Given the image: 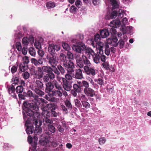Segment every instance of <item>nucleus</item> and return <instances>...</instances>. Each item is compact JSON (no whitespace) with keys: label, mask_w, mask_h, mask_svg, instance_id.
<instances>
[{"label":"nucleus","mask_w":151,"mask_h":151,"mask_svg":"<svg viewBox=\"0 0 151 151\" xmlns=\"http://www.w3.org/2000/svg\"><path fill=\"white\" fill-rule=\"evenodd\" d=\"M38 105L34 104L33 103H28L26 102H24L23 114L24 120H27V115L30 117L32 116L33 120V123L35 126L34 132L39 134L41 133L42 129L40 127L42 125V122L39 119L40 114L38 111L39 109L37 106Z\"/></svg>","instance_id":"nucleus-1"},{"label":"nucleus","mask_w":151,"mask_h":151,"mask_svg":"<svg viewBox=\"0 0 151 151\" xmlns=\"http://www.w3.org/2000/svg\"><path fill=\"white\" fill-rule=\"evenodd\" d=\"M100 36L99 34H96L95 36V41L96 42V47L98 52L100 55H102L103 53L102 48L104 46L103 43L100 41Z\"/></svg>","instance_id":"nucleus-2"},{"label":"nucleus","mask_w":151,"mask_h":151,"mask_svg":"<svg viewBox=\"0 0 151 151\" xmlns=\"http://www.w3.org/2000/svg\"><path fill=\"white\" fill-rule=\"evenodd\" d=\"M27 95L31 98L32 101L35 103L34 104H39L40 103L38 101H41L42 103L46 104L47 101L44 99L42 98H38L37 96L34 95L32 91L30 90L28 91Z\"/></svg>","instance_id":"nucleus-3"},{"label":"nucleus","mask_w":151,"mask_h":151,"mask_svg":"<svg viewBox=\"0 0 151 151\" xmlns=\"http://www.w3.org/2000/svg\"><path fill=\"white\" fill-rule=\"evenodd\" d=\"M121 23L118 20L115 19L111 22L109 24L111 27L112 28L110 29V31L111 34H115L116 32V30L114 28L119 27L121 24Z\"/></svg>","instance_id":"nucleus-4"},{"label":"nucleus","mask_w":151,"mask_h":151,"mask_svg":"<svg viewBox=\"0 0 151 151\" xmlns=\"http://www.w3.org/2000/svg\"><path fill=\"white\" fill-rule=\"evenodd\" d=\"M72 49L75 51L81 53L82 51L83 50L86 48L84 44L81 42H78L76 45H73Z\"/></svg>","instance_id":"nucleus-5"},{"label":"nucleus","mask_w":151,"mask_h":151,"mask_svg":"<svg viewBox=\"0 0 151 151\" xmlns=\"http://www.w3.org/2000/svg\"><path fill=\"white\" fill-rule=\"evenodd\" d=\"M52 106L51 104H47L43 108L42 114L45 117H49L50 116V113L48 111V110H49Z\"/></svg>","instance_id":"nucleus-6"},{"label":"nucleus","mask_w":151,"mask_h":151,"mask_svg":"<svg viewBox=\"0 0 151 151\" xmlns=\"http://www.w3.org/2000/svg\"><path fill=\"white\" fill-rule=\"evenodd\" d=\"M63 65L67 69L68 73H71L73 72V69L75 68V65L73 63L71 60H69L68 64L63 63Z\"/></svg>","instance_id":"nucleus-7"},{"label":"nucleus","mask_w":151,"mask_h":151,"mask_svg":"<svg viewBox=\"0 0 151 151\" xmlns=\"http://www.w3.org/2000/svg\"><path fill=\"white\" fill-rule=\"evenodd\" d=\"M83 92L84 93L88 96L93 97L95 95L94 90L89 87L84 88Z\"/></svg>","instance_id":"nucleus-8"},{"label":"nucleus","mask_w":151,"mask_h":151,"mask_svg":"<svg viewBox=\"0 0 151 151\" xmlns=\"http://www.w3.org/2000/svg\"><path fill=\"white\" fill-rule=\"evenodd\" d=\"M106 41L108 44H112L113 46L116 47L117 45L118 39L115 36H113L108 38L107 39Z\"/></svg>","instance_id":"nucleus-9"},{"label":"nucleus","mask_w":151,"mask_h":151,"mask_svg":"<svg viewBox=\"0 0 151 151\" xmlns=\"http://www.w3.org/2000/svg\"><path fill=\"white\" fill-rule=\"evenodd\" d=\"M122 25L121 27L120 28V30L124 34L126 33V30L125 25L127 24L128 21L126 17L123 18L122 21Z\"/></svg>","instance_id":"nucleus-10"},{"label":"nucleus","mask_w":151,"mask_h":151,"mask_svg":"<svg viewBox=\"0 0 151 151\" xmlns=\"http://www.w3.org/2000/svg\"><path fill=\"white\" fill-rule=\"evenodd\" d=\"M60 79H62L63 83V87L64 89L67 91H69L72 88L71 85L68 83V81L65 80V78H60Z\"/></svg>","instance_id":"nucleus-11"},{"label":"nucleus","mask_w":151,"mask_h":151,"mask_svg":"<svg viewBox=\"0 0 151 151\" xmlns=\"http://www.w3.org/2000/svg\"><path fill=\"white\" fill-rule=\"evenodd\" d=\"M43 41L42 38L37 39L35 40L34 42V45L38 49H41V43Z\"/></svg>","instance_id":"nucleus-12"},{"label":"nucleus","mask_w":151,"mask_h":151,"mask_svg":"<svg viewBox=\"0 0 151 151\" xmlns=\"http://www.w3.org/2000/svg\"><path fill=\"white\" fill-rule=\"evenodd\" d=\"M43 75V71L41 67H39L37 70L36 71L35 75L37 78L40 79L42 78Z\"/></svg>","instance_id":"nucleus-13"},{"label":"nucleus","mask_w":151,"mask_h":151,"mask_svg":"<svg viewBox=\"0 0 151 151\" xmlns=\"http://www.w3.org/2000/svg\"><path fill=\"white\" fill-rule=\"evenodd\" d=\"M117 15V12L116 11L112 10L111 12V14H109L107 15L105 18L107 19H113L115 18L116 17Z\"/></svg>","instance_id":"nucleus-14"},{"label":"nucleus","mask_w":151,"mask_h":151,"mask_svg":"<svg viewBox=\"0 0 151 151\" xmlns=\"http://www.w3.org/2000/svg\"><path fill=\"white\" fill-rule=\"evenodd\" d=\"M48 61L49 63L53 67H55L57 65L58 61L55 56H53L49 58Z\"/></svg>","instance_id":"nucleus-15"},{"label":"nucleus","mask_w":151,"mask_h":151,"mask_svg":"<svg viewBox=\"0 0 151 151\" xmlns=\"http://www.w3.org/2000/svg\"><path fill=\"white\" fill-rule=\"evenodd\" d=\"M50 142V140L47 137H44L41 138L39 143L42 145H46L48 144Z\"/></svg>","instance_id":"nucleus-16"},{"label":"nucleus","mask_w":151,"mask_h":151,"mask_svg":"<svg viewBox=\"0 0 151 151\" xmlns=\"http://www.w3.org/2000/svg\"><path fill=\"white\" fill-rule=\"evenodd\" d=\"M100 34L102 38H105L109 35V33L108 29H104L100 31Z\"/></svg>","instance_id":"nucleus-17"},{"label":"nucleus","mask_w":151,"mask_h":151,"mask_svg":"<svg viewBox=\"0 0 151 151\" xmlns=\"http://www.w3.org/2000/svg\"><path fill=\"white\" fill-rule=\"evenodd\" d=\"M25 120L26 121L25 125L27 127V128L26 129V132L28 134H32L33 132V128L32 126H29L28 125L29 123L28 120Z\"/></svg>","instance_id":"nucleus-18"},{"label":"nucleus","mask_w":151,"mask_h":151,"mask_svg":"<svg viewBox=\"0 0 151 151\" xmlns=\"http://www.w3.org/2000/svg\"><path fill=\"white\" fill-rule=\"evenodd\" d=\"M31 39L32 40V38L30 39L28 38L27 37H25L23 38L22 40V44L25 46H27L29 44H32V41H31L30 40Z\"/></svg>","instance_id":"nucleus-19"},{"label":"nucleus","mask_w":151,"mask_h":151,"mask_svg":"<svg viewBox=\"0 0 151 151\" xmlns=\"http://www.w3.org/2000/svg\"><path fill=\"white\" fill-rule=\"evenodd\" d=\"M85 52L86 55L88 56V57L90 58L91 56V55L92 57H93L95 55V52L93 51L90 48H85Z\"/></svg>","instance_id":"nucleus-20"},{"label":"nucleus","mask_w":151,"mask_h":151,"mask_svg":"<svg viewBox=\"0 0 151 151\" xmlns=\"http://www.w3.org/2000/svg\"><path fill=\"white\" fill-rule=\"evenodd\" d=\"M53 88L54 85L53 83H52L51 82L47 83L46 84V91L47 93L50 92Z\"/></svg>","instance_id":"nucleus-21"},{"label":"nucleus","mask_w":151,"mask_h":151,"mask_svg":"<svg viewBox=\"0 0 151 151\" xmlns=\"http://www.w3.org/2000/svg\"><path fill=\"white\" fill-rule=\"evenodd\" d=\"M75 76L78 79H81L83 78L82 72L80 69L76 70Z\"/></svg>","instance_id":"nucleus-22"},{"label":"nucleus","mask_w":151,"mask_h":151,"mask_svg":"<svg viewBox=\"0 0 151 151\" xmlns=\"http://www.w3.org/2000/svg\"><path fill=\"white\" fill-rule=\"evenodd\" d=\"M61 90H56L52 92L51 94L52 96L56 97H61L62 96V93L60 91Z\"/></svg>","instance_id":"nucleus-23"},{"label":"nucleus","mask_w":151,"mask_h":151,"mask_svg":"<svg viewBox=\"0 0 151 151\" xmlns=\"http://www.w3.org/2000/svg\"><path fill=\"white\" fill-rule=\"evenodd\" d=\"M110 1L113 9L118 7L119 3L117 0H110Z\"/></svg>","instance_id":"nucleus-24"},{"label":"nucleus","mask_w":151,"mask_h":151,"mask_svg":"<svg viewBox=\"0 0 151 151\" xmlns=\"http://www.w3.org/2000/svg\"><path fill=\"white\" fill-rule=\"evenodd\" d=\"M47 8L48 9H52L55 6V4L52 1H48L46 4Z\"/></svg>","instance_id":"nucleus-25"},{"label":"nucleus","mask_w":151,"mask_h":151,"mask_svg":"<svg viewBox=\"0 0 151 151\" xmlns=\"http://www.w3.org/2000/svg\"><path fill=\"white\" fill-rule=\"evenodd\" d=\"M41 68L43 72H45L48 73L52 71V68L49 66H44L41 67Z\"/></svg>","instance_id":"nucleus-26"},{"label":"nucleus","mask_w":151,"mask_h":151,"mask_svg":"<svg viewBox=\"0 0 151 151\" xmlns=\"http://www.w3.org/2000/svg\"><path fill=\"white\" fill-rule=\"evenodd\" d=\"M53 45H50L48 48V51L52 55H53L55 52V49Z\"/></svg>","instance_id":"nucleus-27"},{"label":"nucleus","mask_w":151,"mask_h":151,"mask_svg":"<svg viewBox=\"0 0 151 151\" xmlns=\"http://www.w3.org/2000/svg\"><path fill=\"white\" fill-rule=\"evenodd\" d=\"M82 58L84 64L87 66L91 67V63L89 60L85 56L82 55Z\"/></svg>","instance_id":"nucleus-28"},{"label":"nucleus","mask_w":151,"mask_h":151,"mask_svg":"<svg viewBox=\"0 0 151 151\" xmlns=\"http://www.w3.org/2000/svg\"><path fill=\"white\" fill-rule=\"evenodd\" d=\"M123 33V36L122 37H121V36H122V34L120 33H118L117 34V36L118 37H121V40H123L125 42H126L127 40V37L126 35H124V34H125Z\"/></svg>","instance_id":"nucleus-29"},{"label":"nucleus","mask_w":151,"mask_h":151,"mask_svg":"<svg viewBox=\"0 0 151 151\" xmlns=\"http://www.w3.org/2000/svg\"><path fill=\"white\" fill-rule=\"evenodd\" d=\"M62 46L63 48L67 51H68L70 49V47L69 45L64 42H62Z\"/></svg>","instance_id":"nucleus-30"},{"label":"nucleus","mask_w":151,"mask_h":151,"mask_svg":"<svg viewBox=\"0 0 151 151\" xmlns=\"http://www.w3.org/2000/svg\"><path fill=\"white\" fill-rule=\"evenodd\" d=\"M52 83L54 85L56 89L58 90H63V89L61 86L59 85L58 82L55 80L53 81Z\"/></svg>","instance_id":"nucleus-31"},{"label":"nucleus","mask_w":151,"mask_h":151,"mask_svg":"<svg viewBox=\"0 0 151 151\" xmlns=\"http://www.w3.org/2000/svg\"><path fill=\"white\" fill-rule=\"evenodd\" d=\"M83 107L86 109L90 108V105L89 103L86 101H81Z\"/></svg>","instance_id":"nucleus-32"},{"label":"nucleus","mask_w":151,"mask_h":151,"mask_svg":"<svg viewBox=\"0 0 151 151\" xmlns=\"http://www.w3.org/2000/svg\"><path fill=\"white\" fill-rule=\"evenodd\" d=\"M106 141V139L105 137H101L100 138L98 141L99 145H102L105 143Z\"/></svg>","instance_id":"nucleus-33"},{"label":"nucleus","mask_w":151,"mask_h":151,"mask_svg":"<svg viewBox=\"0 0 151 151\" xmlns=\"http://www.w3.org/2000/svg\"><path fill=\"white\" fill-rule=\"evenodd\" d=\"M19 69L22 71H24L27 68V66L25 65L24 64L21 63L19 65Z\"/></svg>","instance_id":"nucleus-34"},{"label":"nucleus","mask_w":151,"mask_h":151,"mask_svg":"<svg viewBox=\"0 0 151 151\" xmlns=\"http://www.w3.org/2000/svg\"><path fill=\"white\" fill-rule=\"evenodd\" d=\"M93 58V60L95 63H98L100 62V56L99 55H95L92 57Z\"/></svg>","instance_id":"nucleus-35"},{"label":"nucleus","mask_w":151,"mask_h":151,"mask_svg":"<svg viewBox=\"0 0 151 151\" xmlns=\"http://www.w3.org/2000/svg\"><path fill=\"white\" fill-rule=\"evenodd\" d=\"M48 117H45L43 119V122L44 124H52L53 121L52 120L48 119Z\"/></svg>","instance_id":"nucleus-36"},{"label":"nucleus","mask_w":151,"mask_h":151,"mask_svg":"<svg viewBox=\"0 0 151 151\" xmlns=\"http://www.w3.org/2000/svg\"><path fill=\"white\" fill-rule=\"evenodd\" d=\"M47 127L49 130L52 133H54L55 132V128L52 125L50 124L48 125Z\"/></svg>","instance_id":"nucleus-37"},{"label":"nucleus","mask_w":151,"mask_h":151,"mask_svg":"<svg viewBox=\"0 0 151 151\" xmlns=\"http://www.w3.org/2000/svg\"><path fill=\"white\" fill-rule=\"evenodd\" d=\"M29 52L31 55L35 56L36 55V52L34 49L33 47H31L29 49Z\"/></svg>","instance_id":"nucleus-38"},{"label":"nucleus","mask_w":151,"mask_h":151,"mask_svg":"<svg viewBox=\"0 0 151 151\" xmlns=\"http://www.w3.org/2000/svg\"><path fill=\"white\" fill-rule=\"evenodd\" d=\"M60 60L62 61L65 63L66 62V56L63 53H61L60 55Z\"/></svg>","instance_id":"nucleus-39"},{"label":"nucleus","mask_w":151,"mask_h":151,"mask_svg":"<svg viewBox=\"0 0 151 151\" xmlns=\"http://www.w3.org/2000/svg\"><path fill=\"white\" fill-rule=\"evenodd\" d=\"M14 87L13 86H12L9 88L8 89V92L9 94L13 96V95L12 94H13L14 92Z\"/></svg>","instance_id":"nucleus-40"},{"label":"nucleus","mask_w":151,"mask_h":151,"mask_svg":"<svg viewBox=\"0 0 151 151\" xmlns=\"http://www.w3.org/2000/svg\"><path fill=\"white\" fill-rule=\"evenodd\" d=\"M23 63L27 64L29 63V60L27 56H25L22 58Z\"/></svg>","instance_id":"nucleus-41"},{"label":"nucleus","mask_w":151,"mask_h":151,"mask_svg":"<svg viewBox=\"0 0 151 151\" xmlns=\"http://www.w3.org/2000/svg\"><path fill=\"white\" fill-rule=\"evenodd\" d=\"M73 87L77 92H80L81 91V88L77 84H74Z\"/></svg>","instance_id":"nucleus-42"},{"label":"nucleus","mask_w":151,"mask_h":151,"mask_svg":"<svg viewBox=\"0 0 151 151\" xmlns=\"http://www.w3.org/2000/svg\"><path fill=\"white\" fill-rule=\"evenodd\" d=\"M23 91V88L22 86H19L16 88V92L17 93H21Z\"/></svg>","instance_id":"nucleus-43"},{"label":"nucleus","mask_w":151,"mask_h":151,"mask_svg":"<svg viewBox=\"0 0 151 151\" xmlns=\"http://www.w3.org/2000/svg\"><path fill=\"white\" fill-rule=\"evenodd\" d=\"M35 91L37 94L40 95L42 96L44 94V93L43 91L37 88H35Z\"/></svg>","instance_id":"nucleus-44"},{"label":"nucleus","mask_w":151,"mask_h":151,"mask_svg":"<svg viewBox=\"0 0 151 151\" xmlns=\"http://www.w3.org/2000/svg\"><path fill=\"white\" fill-rule=\"evenodd\" d=\"M125 28L126 32L127 31L128 33L131 34L133 29V28L131 26H127V27H125Z\"/></svg>","instance_id":"nucleus-45"},{"label":"nucleus","mask_w":151,"mask_h":151,"mask_svg":"<svg viewBox=\"0 0 151 151\" xmlns=\"http://www.w3.org/2000/svg\"><path fill=\"white\" fill-rule=\"evenodd\" d=\"M16 47L18 51H21L22 48L21 43L19 42H17L16 43Z\"/></svg>","instance_id":"nucleus-46"},{"label":"nucleus","mask_w":151,"mask_h":151,"mask_svg":"<svg viewBox=\"0 0 151 151\" xmlns=\"http://www.w3.org/2000/svg\"><path fill=\"white\" fill-rule=\"evenodd\" d=\"M22 76L24 78L27 79L29 78L30 75L28 72H25L22 73Z\"/></svg>","instance_id":"nucleus-47"},{"label":"nucleus","mask_w":151,"mask_h":151,"mask_svg":"<svg viewBox=\"0 0 151 151\" xmlns=\"http://www.w3.org/2000/svg\"><path fill=\"white\" fill-rule=\"evenodd\" d=\"M36 84L38 87L41 88L43 87V84L39 80H37L36 81Z\"/></svg>","instance_id":"nucleus-48"},{"label":"nucleus","mask_w":151,"mask_h":151,"mask_svg":"<svg viewBox=\"0 0 151 151\" xmlns=\"http://www.w3.org/2000/svg\"><path fill=\"white\" fill-rule=\"evenodd\" d=\"M19 78L17 77H15L13 78L12 80V84H16L18 83L19 82Z\"/></svg>","instance_id":"nucleus-49"},{"label":"nucleus","mask_w":151,"mask_h":151,"mask_svg":"<svg viewBox=\"0 0 151 151\" xmlns=\"http://www.w3.org/2000/svg\"><path fill=\"white\" fill-rule=\"evenodd\" d=\"M125 42L123 40H122L120 39L118 43H117V44H119L120 46V48H122L124 47V42Z\"/></svg>","instance_id":"nucleus-50"},{"label":"nucleus","mask_w":151,"mask_h":151,"mask_svg":"<svg viewBox=\"0 0 151 151\" xmlns=\"http://www.w3.org/2000/svg\"><path fill=\"white\" fill-rule=\"evenodd\" d=\"M102 65L104 68L106 70L109 69V63L108 62H104L102 64Z\"/></svg>","instance_id":"nucleus-51"},{"label":"nucleus","mask_w":151,"mask_h":151,"mask_svg":"<svg viewBox=\"0 0 151 151\" xmlns=\"http://www.w3.org/2000/svg\"><path fill=\"white\" fill-rule=\"evenodd\" d=\"M74 102L75 105L78 107L80 108L81 106V105L80 102L77 99H76L74 100Z\"/></svg>","instance_id":"nucleus-52"},{"label":"nucleus","mask_w":151,"mask_h":151,"mask_svg":"<svg viewBox=\"0 0 151 151\" xmlns=\"http://www.w3.org/2000/svg\"><path fill=\"white\" fill-rule=\"evenodd\" d=\"M77 10V8L74 5L71 6L70 9V12L72 13L76 12Z\"/></svg>","instance_id":"nucleus-53"},{"label":"nucleus","mask_w":151,"mask_h":151,"mask_svg":"<svg viewBox=\"0 0 151 151\" xmlns=\"http://www.w3.org/2000/svg\"><path fill=\"white\" fill-rule=\"evenodd\" d=\"M76 64L80 68H82L83 66V64L81 60L77 61Z\"/></svg>","instance_id":"nucleus-54"},{"label":"nucleus","mask_w":151,"mask_h":151,"mask_svg":"<svg viewBox=\"0 0 151 151\" xmlns=\"http://www.w3.org/2000/svg\"><path fill=\"white\" fill-rule=\"evenodd\" d=\"M124 14V11L121 9H119V11L118 17L119 18L122 17Z\"/></svg>","instance_id":"nucleus-55"},{"label":"nucleus","mask_w":151,"mask_h":151,"mask_svg":"<svg viewBox=\"0 0 151 151\" xmlns=\"http://www.w3.org/2000/svg\"><path fill=\"white\" fill-rule=\"evenodd\" d=\"M82 84L83 86L85 87L84 88H89V84L87 81H83L82 82Z\"/></svg>","instance_id":"nucleus-56"},{"label":"nucleus","mask_w":151,"mask_h":151,"mask_svg":"<svg viewBox=\"0 0 151 151\" xmlns=\"http://www.w3.org/2000/svg\"><path fill=\"white\" fill-rule=\"evenodd\" d=\"M95 81L96 82L100 85L102 86L104 84L103 80L101 78H99L97 80H95Z\"/></svg>","instance_id":"nucleus-57"},{"label":"nucleus","mask_w":151,"mask_h":151,"mask_svg":"<svg viewBox=\"0 0 151 151\" xmlns=\"http://www.w3.org/2000/svg\"><path fill=\"white\" fill-rule=\"evenodd\" d=\"M90 68V67L87 65L85 66L84 67V69L86 73L88 75H89Z\"/></svg>","instance_id":"nucleus-58"},{"label":"nucleus","mask_w":151,"mask_h":151,"mask_svg":"<svg viewBox=\"0 0 151 151\" xmlns=\"http://www.w3.org/2000/svg\"><path fill=\"white\" fill-rule=\"evenodd\" d=\"M75 4L77 7L80 8L82 6V3L79 0H77L75 2Z\"/></svg>","instance_id":"nucleus-59"},{"label":"nucleus","mask_w":151,"mask_h":151,"mask_svg":"<svg viewBox=\"0 0 151 151\" xmlns=\"http://www.w3.org/2000/svg\"><path fill=\"white\" fill-rule=\"evenodd\" d=\"M60 107L62 110L63 111L64 113L66 114L68 113L67 109L64 105H61Z\"/></svg>","instance_id":"nucleus-60"},{"label":"nucleus","mask_w":151,"mask_h":151,"mask_svg":"<svg viewBox=\"0 0 151 151\" xmlns=\"http://www.w3.org/2000/svg\"><path fill=\"white\" fill-rule=\"evenodd\" d=\"M65 105L69 108H71L72 107V105L70 102L68 100H67L65 102Z\"/></svg>","instance_id":"nucleus-61"},{"label":"nucleus","mask_w":151,"mask_h":151,"mask_svg":"<svg viewBox=\"0 0 151 151\" xmlns=\"http://www.w3.org/2000/svg\"><path fill=\"white\" fill-rule=\"evenodd\" d=\"M89 75L91 74L93 76L96 74L95 70L93 68H90Z\"/></svg>","instance_id":"nucleus-62"},{"label":"nucleus","mask_w":151,"mask_h":151,"mask_svg":"<svg viewBox=\"0 0 151 151\" xmlns=\"http://www.w3.org/2000/svg\"><path fill=\"white\" fill-rule=\"evenodd\" d=\"M68 58L70 59H72L73 58V54L70 52H68L67 54Z\"/></svg>","instance_id":"nucleus-63"},{"label":"nucleus","mask_w":151,"mask_h":151,"mask_svg":"<svg viewBox=\"0 0 151 151\" xmlns=\"http://www.w3.org/2000/svg\"><path fill=\"white\" fill-rule=\"evenodd\" d=\"M80 99L81 101H86L87 100L86 96L84 94H82L80 96Z\"/></svg>","instance_id":"nucleus-64"}]
</instances>
